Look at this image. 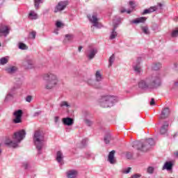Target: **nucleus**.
Listing matches in <instances>:
<instances>
[{"instance_id":"37","label":"nucleus","mask_w":178,"mask_h":178,"mask_svg":"<svg viewBox=\"0 0 178 178\" xmlns=\"http://www.w3.org/2000/svg\"><path fill=\"white\" fill-rule=\"evenodd\" d=\"M60 106L61 108H63V106H66L67 108L70 106V105H69V104L67 103V102H61Z\"/></svg>"},{"instance_id":"12","label":"nucleus","mask_w":178,"mask_h":178,"mask_svg":"<svg viewBox=\"0 0 178 178\" xmlns=\"http://www.w3.org/2000/svg\"><path fill=\"white\" fill-rule=\"evenodd\" d=\"M8 34H9V28H8V26L0 24V35L6 37Z\"/></svg>"},{"instance_id":"7","label":"nucleus","mask_w":178,"mask_h":178,"mask_svg":"<svg viewBox=\"0 0 178 178\" xmlns=\"http://www.w3.org/2000/svg\"><path fill=\"white\" fill-rule=\"evenodd\" d=\"M95 78L97 82L90 79L88 81V84H89V86H93L94 88H101V83H99V81H102V75L99 71L96 72Z\"/></svg>"},{"instance_id":"5","label":"nucleus","mask_w":178,"mask_h":178,"mask_svg":"<svg viewBox=\"0 0 178 178\" xmlns=\"http://www.w3.org/2000/svg\"><path fill=\"white\" fill-rule=\"evenodd\" d=\"M33 143L38 149V151H41L45 145V137L44 133L41 130L35 131L33 136Z\"/></svg>"},{"instance_id":"32","label":"nucleus","mask_w":178,"mask_h":178,"mask_svg":"<svg viewBox=\"0 0 178 178\" xmlns=\"http://www.w3.org/2000/svg\"><path fill=\"white\" fill-rule=\"evenodd\" d=\"M40 3H42V0H35V8L37 10L40 8Z\"/></svg>"},{"instance_id":"15","label":"nucleus","mask_w":178,"mask_h":178,"mask_svg":"<svg viewBox=\"0 0 178 178\" xmlns=\"http://www.w3.org/2000/svg\"><path fill=\"white\" fill-rule=\"evenodd\" d=\"M168 129H169V122L165 121L160 129L161 134H166Z\"/></svg>"},{"instance_id":"48","label":"nucleus","mask_w":178,"mask_h":178,"mask_svg":"<svg viewBox=\"0 0 178 178\" xmlns=\"http://www.w3.org/2000/svg\"><path fill=\"white\" fill-rule=\"evenodd\" d=\"M24 169H27L29 168V163H24V165H23Z\"/></svg>"},{"instance_id":"33","label":"nucleus","mask_w":178,"mask_h":178,"mask_svg":"<svg viewBox=\"0 0 178 178\" xmlns=\"http://www.w3.org/2000/svg\"><path fill=\"white\" fill-rule=\"evenodd\" d=\"M35 35H37V32H35V31H33L29 33V38L32 40H35Z\"/></svg>"},{"instance_id":"35","label":"nucleus","mask_w":178,"mask_h":178,"mask_svg":"<svg viewBox=\"0 0 178 178\" xmlns=\"http://www.w3.org/2000/svg\"><path fill=\"white\" fill-rule=\"evenodd\" d=\"M8 58L6 57H3L0 59V65H6L8 63Z\"/></svg>"},{"instance_id":"24","label":"nucleus","mask_w":178,"mask_h":178,"mask_svg":"<svg viewBox=\"0 0 178 178\" xmlns=\"http://www.w3.org/2000/svg\"><path fill=\"white\" fill-rule=\"evenodd\" d=\"M56 161L58 162V163H60L62 161H63V154L62 152L58 151L56 154Z\"/></svg>"},{"instance_id":"1","label":"nucleus","mask_w":178,"mask_h":178,"mask_svg":"<svg viewBox=\"0 0 178 178\" xmlns=\"http://www.w3.org/2000/svg\"><path fill=\"white\" fill-rule=\"evenodd\" d=\"M159 86H161V74L158 72L152 74L138 83V87L142 90H154Z\"/></svg>"},{"instance_id":"53","label":"nucleus","mask_w":178,"mask_h":178,"mask_svg":"<svg viewBox=\"0 0 178 178\" xmlns=\"http://www.w3.org/2000/svg\"><path fill=\"white\" fill-rule=\"evenodd\" d=\"M175 86L176 87H178V81H177L175 83Z\"/></svg>"},{"instance_id":"23","label":"nucleus","mask_w":178,"mask_h":178,"mask_svg":"<svg viewBox=\"0 0 178 178\" xmlns=\"http://www.w3.org/2000/svg\"><path fill=\"white\" fill-rule=\"evenodd\" d=\"M140 60H141V58H138V63L134 66V69L136 73L141 72V67H140Z\"/></svg>"},{"instance_id":"21","label":"nucleus","mask_w":178,"mask_h":178,"mask_svg":"<svg viewBox=\"0 0 178 178\" xmlns=\"http://www.w3.org/2000/svg\"><path fill=\"white\" fill-rule=\"evenodd\" d=\"M172 168L173 163L170 161H166L163 167V170H165V169H166V170H172Z\"/></svg>"},{"instance_id":"45","label":"nucleus","mask_w":178,"mask_h":178,"mask_svg":"<svg viewBox=\"0 0 178 178\" xmlns=\"http://www.w3.org/2000/svg\"><path fill=\"white\" fill-rule=\"evenodd\" d=\"M32 98H33V97H31L30 95L27 96L26 98V102H31Z\"/></svg>"},{"instance_id":"34","label":"nucleus","mask_w":178,"mask_h":178,"mask_svg":"<svg viewBox=\"0 0 178 178\" xmlns=\"http://www.w3.org/2000/svg\"><path fill=\"white\" fill-rule=\"evenodd\" d=\"M19 49H29V47H27V45H26V44L22 43V42L19 43Z\"/></svg>"},{"instance_id":"13","label":"nucleus","mask_w":178,"mask_h":178,"mask_svg":"<svg viewBox=\"0 0 178 178\" xmlns=\"http://www.w3.org/2000/svg\"><path fill=\"white\" fill-rule=\"evenodd\" d=\"M115 152H116L115 150H112L108 154V161L111 164L116 163V159H115Z\"/></svg>"},{"instance_id":"2","label":"nucleus","mask_w":178,"mask_h":178,"mask_svg":"<svg viewBox=\"0 0 178 178\" xmlns=\"http://www.w3.org/2000/svg\"><path fill=\"white\" fill-rule=\"evenodd\" d=\"M24 137H26V131L22 129L14 134L13 138L15 140V142L10 140V139H6L5 144L8 147L16 148L19 143H20L24 138Z\"/></svg>"},{"instance_id":"29","label":"nucleus","mask_w":178,"mask_h":178,"mask_svg":"<svg viewBox=\"0 0 178 178\" xmlns=\"http://www.w3.org/2000/svg\"><path fill=\"white\" fill-rule=\"evenodd\" d=\"M111 140H112V138H111V135L109 134H107L104 136V143H105V144H109V143L111 142Z\"/></svg>"},{"instance_id":"4","label":"nucleus","mask_w":178,"mask_h":178,"mask_svg":"<svg viewBox=\"0 0 178 178\" xmlns=\"http://www.w3.org/2000/svg\"><path fill=\"white\" fill-rule=\"evenodd\" d=\"M43 79L46 81L44 84L46 90H52V88L58 85L59 81L58 76L52 73L45 74Z\"/></svg>"},{"instance_id":"26","label":"nucleus","mask_w":178,"mask_h":178,"mask_svg":"<svg viewBox=\"0 0 178 178\" xmlns=\"http://www.w3.org/2000/svg\"><path fill=\"white\" fill-rule=\"evenodd\" d=\"M161 67H162V64H161V63H154L152 66V69L153 70H159V69Z\"/></svg>"},{"instance_id":"16","label":"nucleus","mask_w":178,"mask_h":178,"mask_svg":"<svg viewBox=\"0 0 178 178\" xmlns=\"http://www.w3.org/2000/svg\"><path fill=\"white\" fill-rule=\"evenodd\" d=\"M169 115H170V110L169 108H165L161 112L160 119H166V118H169Z\"/></svg>"},{"instance_id":"47","label":"nucleus","mask_w":178,"mask_h":178,"mask_svg":"<svg viewBox=\"0 0 178 178\" xmlns=\"http://www.w3.org/2000/svg\"><path fill=\"white\" fill-rule=\"evenodd\" d=\"M39 115H41V111H37L34 113L33 116H39Z\"/></svg>"},{"instance_id":"31","label":"nucleus","mask_w":178,"mask_h":178,"mask_svg":"<svg viewBox=\"0 0 178 178\" xmlns=\"http://www.w3.org/2000/svg\"><path fill=\"white\" fill-rule=\"evenodd\" d=\"M56 26L57 27V29H63V27H65V24H63L60 21H57L56 22Z\"/></svg>"},{"instance_id":"44","label":"nucleus","mask_w":178,"mask_h":178,"mask_svg":"<svg viewBox=\"0 0 178 178\" xmlns=\"http://www.w3.org/2000/svg\"><path fill=\"white\" fill-rule=\"evenodd\" d=\"M127 159H131L133 158V154L130 152L127 153Z\"/></svg>"},{"instance_id":"9","label":"nucleus","mask_w":178,"mask_h":178,"mask_svg":"<svg viewBox=\"0 0 178 178\" xmlns=\"http://www.w3.org/2000/svg\"><path fill=\"white\" fill-rule=\"evenodd\" d=\"M67 5H69V2H67V1H60L56 6L54 9V13H58V12H61V10H64Z\"/></svg>"},{"instance_id":"42","label":"nucleus","mask_w":178,"mask_h":178,"mask_svg":"<svg viewBox=\"0 0 178 178\" xmlns=\"http://www.w3.org/2000/svg\"><path fill=\"white\" fill-rule=\"evenodd\" d=\"M85 123L87 126H92V122L90 120H85Z\"/></svg>"},{"instance_id":"8","label":"nucleus","mask_w":178,"mask_h":178,"mask_svg":"<svg viewBox=\"0 0 178 178\" xmlns=\"http://www.w3.org/2000/svg\"><path fill=\"white\" fill-rule=\"evenodd\" d=\"M113 29L111 32V34L110 35V40H115V38H116V37H118V32L115 31L116 29L118 28V24H119V23H120V18L118 17L117 18V21L115 19H113Z\"/></svg>"},{"instance_id":"49","label":"nucleus","mask_w":178,"mask_h":178,"mask_svg":"<svg viewBox=\"0 0 178 178\" xmlns=\"http://www.w3.org/2000/svg\"><path fill=\"white\" fill-rule=\"evenodd\" d=\"M174 156H175V158H178V151L174 152Z\"/></svg>"},{"instance_id":"6","label":"nucleus","mask_w":178,"mask_h":178,"mask_svg":"<svg viewBox=\"0 0 178 178\" xmlns=\"http://www.w3.org/2000/svg\"><path fill=\"white\" fill-rule=\"evenodd\" d=\"M118 98L116 96L104 95L99 99V104L102 108H111L115 102H118Z\"/></svg>"},{"instance_id":"14","label":"nucleus","mask_w":178,"mask_h":178,"mask_svg":"<svg viewBox=\"0 0 178 178\" xmlns=\"http://www.w3.org/2000/svg\"><path fill=\"white\" fill-rule=\"evenodd\" d=\"M88 17L90 20V22H91V23H92L93 26L95 27H98V18L97 17V15H93L91 17V15H88Z\"/></svg>"},{"instance_id":"43","label":"nucleus","mask_w":178,"mask_h":178,"mask_svg":"<svg viewBox=\"0 0 178 178\" xmlns=\"http://www.w3.org/2000/svg\"><path fill=\"white\" fill-rule=\"evenodd\" d=\"M120 12H121V13H124V12H127V13H128V14L131 13V10H126V9H124V8H121Z\"/></svg>"},{"instance_id":"46","label":"nucleus","mask_w":178,"mask_h":178,"mask_svg":"<svg viewBox=\"0 0 178 178\" xmlns=\"http://www.w3.org/2000/svg\"><path fill=\"white\" fill-rule=\"evenodd\" d=\"M150 105L152 106V105H155V99L154 98L152 99L150 102Z\"/></svg>"},{"instance_id":"22","label":"nucleus","mask_w":178,"mask_h":178,"mask_svg":"<svg viewBox=\"0 0 178 178\" xmlns=\"http://www.w3.org/2000/svg\"><path fill=\"white\" fill-rule=\"evenodd\" d=\"M147 20V17H141L139 18H136V19H134L132 21V23L134 24H138V23H145V22Z\"/></svg>"},{"instance_id":"27","label":"nucleus","mask_w":178,"mask_h":178,"mask_svg":"<svg viewBox=\"0 0 178 178\" xmlns=\"http://www.w3.org/2000/svg\"><path fill=\"white\" fill-rule=\"evenodd\" d=\"M16 70H17V67H10L6 69L7 73H9L10 74L15 73V72H16Z\"/></svg>"},{"instance_id":"11","label":"nucleus","mask_w":178,"mask_h":178,"mask_svg":"<svg viewBox=\"0 0 178 178\" xmlns=\"http://www.w3.org/2000/svg\"><path fill=\"white\" fill-rule=\"evenodd\" d=\"M14 116L15 118L13 120V122L15 124L22 123V116H23V111L17 110L14 112Z\"/></svg>"},{"instance_id":"41","label":"nucleus","mask_w":178,"mask_h":178,"mask_svg":"<svg viewBox=\"0 0 178 178\" xmlns=\"http://www.w3.org/2000/svg\"><path fill=\"white\" fill-rule=\"evenodd\" d=\"M130 170H131V168L129 167L126 169H124L122 170V173H125V174L130 173Z\"/></svg>"},{"instance_id":"52","label":"nucleus","mask_w":178,"mask_h":178,"mask_svg":"<svg viewBox=\"0 0 178 178\" xmlns=\"http://www.w3.org/2000/svg\"><path fill=\"white\" fill-rule=\"evenodd\" d=\"M81 49H83V47L80 46L78 49L79 52H81Z\"/></svg>"},{"instance_id":"19","label":"nucleus","mask_w":178,"mask_h":178,"mask_svg":"<svg viewBox=\"0 0 178 178\" xmlns=\"http://www.w3.org/2000/svg\"><path fill=\"white\" fill-rule=\"evenodd\" d=\"M28 18L29 20H37L38 19V14L34 10H31L28 15Z\"/></svg>"},{"instance_id":"30","label":"nucleus","mask_w":178,"mask_h":178,"mask_svg":"<svg viewBox=\"0 0 178 178\" xmlns=\"http://www.w3.org/2000/svg\"><path fill=\"white\" fill-rule=\"evenodd\" d=\"M108 67H111L112 65H113V62H115V54H113L108 59Z\"/></svg>"},{"instance_id":"3","label":"nucleus","mask_w":178,"mask_h":178,"mask_svg":"<svg viewBox=\"0 0 178 178\" xmlns=\"http://www.w3.org/2000/svg\"><path fill=\"white\" fill-rule=\"evenodd\" d=\"M152 145H155V141L152 138L147 139L143 143L140 141H135L133 143V148L136 149H140L143 152H147L149 149H151Z\"/></svg>"},{"instance_id":"51","label":"nucleus","mask_w":178,"mask_h":178,"mask_svg":"<svg viewBox=\"0 0 178 178\" xmlns=\"http://www.w3.org/2000/svg\"><path fill=\"white\" fill-rule=\"evenodd\" d=\"M87 141H88V139L85 138L82 140V143L84 144V143H87Z\"/></svg>"},{"instance_id":"38","label":"nucleus","mask_w":178,"mask_h":178,"mask_svg":"<svg viewBox=\"0 0 178 178\" xmlns=\"http://www.w3.org/2000/svg\"><path fill=\"white\" fill-rule=\"evenodd\" d=\"M129 6H131V9H132V10H134V8H136V2L129 1Z\"/></svg>"},{"instance_id":"20","label":"nucleus","mask_w":178,"mask_h":178,"mask_svg":"<svg viewBox=\"0 0 178 178\" xmlns=\"http://www.w3.org/2000/svg\"><path fill=\"white\" fill-rule=\"evenodd\" d=\"M67 177L68 178H76L77 177V170H70L67 172Z\"/></svg>"},{"instance_id":"39","label":"nucleus","mask_w":178,"mask_h":178,"mask_svg":"<svg viewBox=\"0 0 178 178\" xmlns=\"http://www.w3.org/2000/svg\"><path fill=\"white\" fill-rule=\"evenodd\" d=\"M154 167H149L147 170V173H149V175H152V173H154Z\"/></svg>"},{"instance_id":"40","label":"nucleus","mask_w":178,"mask_h":178,"mask_svg":"<svg viewBox=\"0 0 178 178\" xmlns=\"http://www.w3.org/2000/svg\"><path fill=\"white\" fill-rule=\"evenodd\" d=\"M171 35H172V37H177V35H178V28L177 29L174 30L172 32Z\"/></svg>"},{"instance_id":"55","label":"nucleus","mask_w":178,"mask_h":178,"mask_svg":"<svg viewBox=\"0 0 178 178\" xmlns=\"http://www.w3.org/2000/svg\"><path fill=\"white\" fill-rule=\"evenodd\" d=\"M160 6H162V4L160 3Z\"/></svg>"},{"instance_id":"50","label":"nucleus","mask_w":178,"mask_h":178,"mask_svg":"<svg viewBox=\"0 0 178 178\" xmlns=\"http://www.w3.org/2000/svg\"><path fill=\"white\" fill-rule=\"evenodd\" d=\"M58 120H59V117H55L54 118V121L56 122H58Z\"/></svg>"},{"instance_id":"17","label":"nucleus","mask_w":178,"mask_h":178,"mask_svg":"<svg viewBox=\"0 0 178 178\" xmlns=\"http://www.w3.org/2000/svg\"><path fill=\"white\" fill-rule=\"evenodd\" d=\"M63 123L65 126H72V124H74V120H73V118H63Z\"/></svg>"},{"instance_id":"18","label":"nucleus","mask_w":178,"mask_h":178,"mask_svg":"<svg viewBox=\"0 0 178 178\" xmlns=\"http://www.w3.org/2000/svg\"><path fill=\"white\" fill-rule=\"evenodd\" d=\"M97 49L90 48L87 55L88 59H93L95 55H97Z\"/></svg>"},{"instance_id":"36","label":"nucleus","mask_w":178,"mask_h":178,"mask_svg":"<svg viewBox=\"0 0 178 178\" xmlns=\"http://www.w3.org/2000/svg\"><path fill=\"white\" fill-rule=\"evenodd\" d=\"M65 38H67L68 41H72L74 38V35L73 34H67L65 35Z\"/></svg>"},{"instance_id":"25","label":"nucleus","mask_w":178,"mask_h":178,"mask_svg":"<svg viewBox=\"0 0 178 178\" xmlns=\"http://www.w3.org/2000/svg\"><path fill=\"white\" fill-rule=\"evenodd\" d=\"M156 10V7H150L148 9L144 10L142 13V15H148V13H152V12H155Z\"/></svg>"},{"instance_id":"28","label":"nucleus","mask_w":178,"mask_h":178,"mask_svg":"<svg viewBox=\"0 0 178 178\" xmlns=\"http://www.w3.org/2000/svg\"><path fill=\"white\" fill-rule=\"evenodd\" d=\"M141 30L144 34L148 35L149 34V29H148V26H141Z\"/></svg>"},{"instance_id":"10","label":"nucleus","mask_w":178,"mask_h":178,"mask_svg":"<svg viewBox=\"0 0 178 178\" xmlns=\"http://www.w3.org/2000/svg\"><path fill=\"white\" fill-rule=\"evenodd\" d=\"M22 66L25 69H33V67H34V60L31 58H25L22 62Z\"/></svg>"},{"instance_id":"54","label":"nucleus","mask_w":178,"mask_h":178,"mask_svg":"<svg viewBox=\"0 0 178 178\" xmlns=\"http://www.w3.org/2000/svg\"><path fill=\"white\" fill-rule=\"evenodd\" d=\"M2 154V149H1V144H0V155Z\"/></svg>"}]
</instances>
